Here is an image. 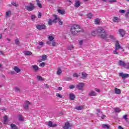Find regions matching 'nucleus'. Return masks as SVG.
<instances>
[{
	"instance_id": "nucleus-1",
	"label": "nucleus",
	"mask_w": 129,
	"mask_h": 129,
	"mask_svg": "<svg viewBox=\"0 0 129 129\" xmlns=\"http://www.w3.org/2000/svg\"><path fill=\"white\" fill-rule=\"evenodd\" d=\"M99 32L98 36L101 39H103L104 40H106L108 38V34L105 33V30L102 27H99V30H98Z\"/></svg>"
},
{
	"instance_id": "nucleus-2",
	"label": "nucleus",
	"mask_w": 129,
	"mask_h": 129,
	"mask_svg": "<svg viewBox=\"0 0 129 129\" xmlns=\"http://www.w3.org/2000/svg\"><path fill=\"white\" fill-rule=\"evenodd\" d=\"M70 32L72 35H77V34L80 33V26L76 24L73 25L71 28Z\"/></svg>"
},
{
	"instance_id": "nucleus-3",
	"label": "nucleus",
	"mask_w": 129,
	"mask_h": 129,
	"mask_svg": "<svg viewBox=\"0 0 129 129\" xmlns=\"http://www.w3.org/2000/svg\"><path fill=\"white\" fill-rule=\"evenodd\" d=\"M30 6H25L26 10H27L29 12H32V11H33V10L35 9V5L33 3H30Z\"/></svg>"
},
{
	"instance_id": "nucleus-4",
	"label": "nucleus",
	"mask_w": 129,
	"mask_h": 129,
	"mask_svg": "<svg viewBox=\"0 0 129 129\" xmlns=\"http://www.w3.org/2000/svg\"><path fill=\"white\" fill-rule=\"evenodd\" d=\"M72 125H71L70 123L69 122L67 121L64 123V125L63 127V128L64 129H69L70 127H71Z\"/></svg>"
},
{
	"instance_id": "nucleus-5",
	"label": "nucleus",
	"mask_w": 129,
	"mask_h": 129,
	"mask_svg": "<svg viewBox=\"0 0 129 129\" xmlns=\"http://www.w3.org/2000/svg\"><path fill=\"white\" fill-rule=\"evenodd\" d=\"M98 30H99V28L91 32V35L93 36V37H95L97 34L99 35V32H98Z\"/></svg>"
},
{
	"instance_id": "nucleus-6",
	"label": "nucleus",
	"mask_w": 129,
	"mask_h": 129,
	"mask_svg": "<svg viewBox=\"0 0 129 129\" xmlns=\"http://www.w3.org/2000/svg\"><path fill=\"white\" fill-rule=\"evenodd\" d=\"M36 28H37L38 30H45L46 29V26H45V25H36Z\"/></svg>"
},
{
	"instance_id": "nucleus-7",
	"label": "nucleus",
	"mask_w": 129,
	"mask_h": 129,
	"mask_svg": "<svg viewBox=\"0 0 129 129\" xmlns=\"http://www.w3.org/2000/svg\"><path fill=\"white\" fill-rule=\"evenodd\" d=\"M31 105V103L29 101H25L23 106L24 108L25 109H28L29 108V106Z\"/></svg>"
},
{
	"instance_id": "nucleus-8",
	"label": "nucleus",
	"mask_w": 129,
	"mask_h": 129,
	"mask_svg": "<svg viewBox=\"0 0 129 129\" xmlns=\"http://www.w3.org/2000/svg\"><path fill=\"white\" fill-rule=\"evenodd\" d=\"M117 64L119 66H122V67H123L124 68L125 62L121 60H119L117 61Z\"/></svg>"
},
{
	"instance_id": "nucleus-9",
	"label": "nucleus",
	"mask_w": 129,
	"mask_h": 129,
	"mask_svg": "<svg viewBox=\"0 0 129 129\" xmlns=\"http://www.w3.org/2000/svg\"><path fill=\"white\" fill-rule=\"evenodd\" d=\"M119 76L120 77H122V79H124V78H127L129 76L128 74H123L122 73H120L119 74Z\"/></svg>"
},
{
	"instance_id": "nucleus-10",
	"label": "nucleus",
	"mask_w": 129,
	"mask_h": 129,
	"mask_svg": "<svg viewBox=\"0 0 129 129\" xmlns=\"http://www.w3.org/2000/svg\"><path fill=\"white\" fill-rule=\"evenodd\" d=\"M47 125L50 127H55V126H57V124H53L52 121H49L47 123Z\"/></svg>"
},
{
	"instance_id": "nucleus-11",
	"label": "nucleus",
	"mask_w": 129,
	"mask_h": 129,
	"mask_svg": "<svg viewBox=\"0 0 129 129\" xmlns=\"http://www.w3.org/2000/svg\"><path fill=\"white\" fill-rule=\"evenodd\" d=\"M112 21L114 23H119L120 19L118 17H114L112 19Z\"/></svg>"
},
{
	"instance_id": "nucleus-12",
	"label": "nucleus",
	"mask_w": 129,
	"mask_h": 129,
	"mask_svg": "<svg viewBox=\"0 0 129 129\" xmlns=\"http://www.w3.org/2000/svg\"><path fill=\"white\" fill-rule=\"evenodd\" d=\"M119 33L122 37H123V36H124V35H125V31L124 30H123V29H119Z\"/></svg>"
},
{
	"instance_id": "nucleus-13",
	"label": "nucleus",
	"mask_w": 129,
	"mask_h": 129,
	"mask_svg": "<svg viewBox=\"0 0 129 129\" xmlns=\"http://www.w3.org/2000/svg\"><path fill=\"white\" fill-rule=\"evenodd\" d=\"M89 96H96L97 94L94 91H91L89 94H88Z\"/></svg>"
},
{
	"instance_id": "nucleus-14",
	"label": "nucleus",
	"mask_w": 129,
	"mask_h": 129,
	"mask_svg": "<svg viewBox=\"0 0 129 129\" xmlns=\"http://www.w3.org/2000/svg\"><path fill=\"white\" fill-rule=\"evenodd\" d=\"M115 48V49H117L118 50L120 49V44H119V42H118V41H117V40L116 41Z\"/></svg>"
},
{
	"instance_id": "nucleus-15",
	"label": "nucleus",
	"mask_w": 129,
	"mask_h": 129,
	"mask_svg": "<svg viewBox=\"0 0 129 129\" xmlns=\"http://www.w3.org/2000/svg\"><path fill=\"white\" fill-rule=\"evenodd\" d=\"M31 67L35 72H37L39 70V67H37V65H32Z\"/></svg>"
},
{
	"instance_id": "nucleus-16",
	"label": "nucleus",
	"mask_w": 129,
	"mask_h": 129,
	"mask_svg": "<svg viewBox=\"0 0 129 129\" xmlns=\"http://www.w3.org/2000/svg\"><path fill=\"white\" fill-rule=\"evenodd\" d=\"M75 8H79L80 7V0H76L75 3Z\"/></svg>"
},
{
	"instance_id": "nucleus-17",
	"label": "nucleus",
	"mask_w": 129,
	"mask_h": 129,
	"mask_svg": "<svg viewBox=\"0 0 129 129\" xmlns=\"http://www.w3.org/2000/svg\"><path fill=\"white\" fill-rule=\"evenodd\" d=\"M114 92L116 94H120L121 93V91L117 88H114Z\"/></svg>"
},
{
	"instance_id": "nucleus-18",
	"label": "nucleus",
	"mask_w": 129,
	"mask_h": 129,
	"mask_svg": "<svg viewBox=\"0 0 129 129\" xmlns=\"http://www.w3.org/2000/svg\"><path fill=\"white\" fill-rule=\"evenodd\" d=\"M88 75L85 72L82 73V79H85L87 78Z\"/></svg>"
},
{
	"instance_id": "nucleus-19",
	"label": "nucleus",
	"mask_w": 129,
	"mask_h": 129,
	"mask_svg": "<svg viewBox=\"0 0 129 129\" xmlns=\"http://www.w3.org/2000/svg\"><path fill=\"white\" fill-rule=\"evenodd\" d=\"M13 69L16 73H20V72H21V69H20L18 67H15Z\"/></svg>"
},
{
	"instance_id": "nucleus-20",
	"label": "nucleus",
	"mask_w": 129,
	"mask_h": 129,
	"mask_svg": "<svg viewBox=\"0 0 129 129\" xmlns=\"http://www.w3.org/2000/svg\"><path fill=\"white\" fill-rule=\"evenodd\" d=\"M4 124H8L9 123V120H8V116L5 115L4 117Z\"/></svg>"
},
{
	"instance_id": "nucleus-21",
	"label": "nucleus",
	"mask_w": 129,
	"mask_h": 129,
	"mask_svg": "<svg viewBox=\"0 0 129 129\" xmlns=\"http://www.w3.org/2000/svg\"><path fill=\"white\" fill-rule=\"evenodd\" d=\"M42 59H40L39 60V62H42V61H45L47 59V55H43L42 56Z\"/></svg>"
},
{
	"instance_id": "nucleus-22",
	"label": "nucleus",
	"mask_w": 129,
	"mask_h": 129,
	"mask_svg": "<svg viewBox=\"0 0 129 129\" xmlns=\"http://www.w3.org/2000/svg\"><path fill=\"white\" fill-rule=\"evenodd\" d=\"M37 78L39 81H45V79H44V78H43V77H42L41 76H37Z\"/></svg>"
},
{
	"instance_id": "nucleus-23",
	"label": "nucleus",
	"mask_w": 129,
	"mask_h": 129,
	"mask_svg": "<svg viewBox=\"0 0 129 129\" xmlns=\"http://www.w3.org/2000/svg\"><path fill=\"white\" fill-rule=\"evenodd\" d=\"M10 126H11L12 129H19V128H18L17 126L16 125V124H15L14 123H11L10 124Z\"/></svg>"
},
{
	"instance_id": "nucleus-24",
	"label": "nucleus",
	"mask_w": 129,
	"mask_h": 129,
	"mask_svg": "<svg viewBox=\"0 0 129 129\" xmlns=\"http://www.w3.org/2000/svg\"><path fill=\"white\" fill-rule=\"evenodd\" d=\"M95 25H99L100 24V19L97 18L94 20Z\"/></svg>"
},
{
	"instance_id": "nucleus-25",
	"label": "nucleus",
	"mask_w": 129,
	"mask_h": 129,
	"mask_svg": "<svg viewBox=\"0 0 129 129\" xmlns=\"http://www.w3.org/2000/svg\"><path fill=\"white\" fill-rule=\"evenodd\" d=\"M57 12L59 14H60V15H65V11L64 10L58 9Z\"/></svg>"
},
{
	"instance_id": "nucleus-26",
	"label": "nucleus",
	"mask_w": 129,
	"mask_h": 129,
	"mask_svg": "<svg viewBox=\"0 0 129 129\" xmlns=\"http://www.w3.org/2000/svg\"><path fill=\"white\" fill-rule=\"evenodd\" d=\"M70 98L71 100H74L75 99V95L73 94H70Z\"/></svg>"
},
{
	"instance_id": "nucleus-27",
	"label": "nucleus",
	"mask_w": 129,
	"mask_h": 129,
	"mask_svg": "<svg viewBox=\"0 0 129 129\" xmlns=\"http://www.w3.org/2000/svg\"><path fill=\"white\" fill-rule=\"evenodd\" d=\"M53 17L55 18L53 20H52L53 23H56L57 20H58V21H60V19H58V17H57V15H54Z\"/></svg>"
},
{
	"instance_id": "nucleus-28",
	"label": "nucleus",
	"mask_w": 129,
	"mask_h": 129,
	"mask_svg": "<svg viewBox=\"0 0 129 129\" xmlns=\"http://www.w3.org/2000/svg\"><path fill=\"white\" fill-rule=\"evenodd\" d=\"M24 53L26 56H30V55H32V52L31 51H24Z\"/></svg>"
},
{
	"instance_id": "nucleus-29",
	"label": "nucleus",
	"mask_w": 129,
	"mask_h": 129,
	"mask_svg": "<svg viewBox=\"0 0 129 129\" xmlns=\"http://www.w3.org/2000/svg\"><path fill=\"white\" fill-rule=\"evenodd\" d=\"M48 40L52 42V41H53V40H54V36H52V35H49L48 37Z\"/></svg>"
},
{
	"instance_id": "nucleus-30",
	"label": "nucleus",
	"mask_w": 129,
	"mask_h": 129,
	"mask_svg": "<svg viewBox=\"0 0 129 129\" xmlns=\"http://www.w3.org/2000/svg\"><path fill=\"white\" fill-rule=\"evenodd\" d=\"M61 73H62V70H61L60 68H58L57 71V75H60Z\"/></svg>"
},
{
	"instance_id": "nucleus-31",
	"label": "nucleus",
	"mask_w": 129,
	"mask_h": 129,
	"mask_svg": "<svg viewBox=\"0 0 129 129\" xmlns=\"http://www.w3.org/2000/svg\"><path fill=\"white\" fill-rule=\"evenodd\" d=\"M92 17H93V15L91 13H89L87 15V18H88V19H92Z\"/></svg>"
},
{
	"instance_id": "nucleus-32",
	"label": "nucleus",
	"mask_w": 129,
	"mask_h": 129,
	"mask_svg": "<svg viewBox=\"0 0 129 129\" xmlns=\"http://www.w3.org/2000/svg\"><path fill=\"white\" fill-rule=\"evenodd\" d=\"M74 49V46H73V45H70L67 47L68 50H73Z\"/></svg>"
},
{
	"instance_id": "nucleus-33",
	"label": "nucleus",
	"mask_w": 129,
	"mask_h": 129,
	"mask_svg": "<svg viewBox=\"0 0 129 129\" xmlns=\"http://www.w3.org/2000/svg\"><path fill=\"white\" fill-rule=\"evenodd\" d=\"M114 109L116 112L119 113V112H120V111H121V110H120V108H119L116 107V108H115Z\"/></svg>"
},
{
	"instance_id": "nucleus-34",
	"label": "nucleus",
	"mask_w": 129,
	"mask_h": 129,
	"mask_svg": "<svg viewBox=\"0 0 129 129\" xmlns=\"http://www.w3.org/2000/svg\"><path fill=\"white\" fill-rule=\"evenodd\" d=\"M102 127H103V128H107V129H109V125L103 124H102Z\"/></svg>"
},
{
	"instance_id": "nucleus-35",
	"label": "nucleus",
	"mask_w": 129,
	"mask_h": 129,
	"mask_svg": "<svg viewBox=\"0 0 129 129\" xmlns=\"http://www.w3.org/2000/svg\"><path fill=\"white\" fill-rule=\"evenodd\" d=\"M124 68H125V69H127V70L129 69V62H127L125 63Z\"/></svg>"
},
{
	"instance_id": "nucleus-36",
	"label": "nucleus",
	"mask_w": 129,
	"mask_h": 129,
	"mask_svg": "<svg viewBox=\"0 0 129 129\" xmlns=\"http://www.w3.org/2000/svg\"><path fill=\"white\" fill-rule=\"evenodd\" d=\"M37 5L38 6L39 8H42V5L40 3V1L39 0H36Z\"/></svg>"
},
{
	"instance_id": "nucleus-37",
	"label": "nucleus",
	"mask_w": 129,
	"mask_h": 129,
	"mask_svg": "<svg viewBox=\"0 0 129 129\" xmlns=\"http://www.w3.org/2000/svg\"><path fill=\"white\" fill-rule=\"evenodd\" d=\"M52 24H53V20H52V19H49L48 21V24L49 26H51Z\"/></svg>"
},
{
	"instance_id": "nucleus-38",
	"label": "nucleus",
	"mask_w": 129,
	"mask_h": 129,
	"mask_svg": "<svg viewBox=\"0 0 129 129\" xmlns=\"http://www.w3.org/2000/svg\"><path fill=\"white\" fill-rule=\"evenodd\" d=\"M76 88H77V89H79L80 90H81V83H80L79 84L77 85Z\"/></svg>"
},
{
	"instance_id": "nucleus-39",
	"label": "nucleus",
	"mask_w": 129,
	"mask_h": 129,
	"mask_svg": "<svg viewBox=\"0 0 129 129\" xmlns=\"http://www.w3.org/2000/svg\"><path fill=\"white\" fill-rule=\"evenodd\" d=\"M19 120H20V121H23V120H24V117H23V116L21 115H20L19 117Z\"/></svg>"
},
{
	"instance_id": "nucleus-40",
	"label": "nucleus",
	"mask_w": 129,
	"mask_h": 129,
	"mask_svg": "<svg viewBox=\"0 0 129 129\" xmlns=\"http://www.w3.org/2000/svg\"><path fill=\"white\" fill-rule=\"evenodd\" d=\"M56 96L59 97V98H63V95H60L59 93H56Z\"/></svg>"
},
{
	"instance_id": "nucleus-41",
	"label": "nucleus",
	"mask_w": 129,
	"mask_h": 129,
	"mask_svg": "<svg viewBox=\"0 0 129 129\" xmlns=\"http://www.w3.org/2000/svg\"><path fill=\"white\" fill-rule=\"evenodd\" d=\"M128 15H129V10H127V12L125 14V18H127V19H128V18H129V16Z\"/></svg>"
},
{
	"instance_id": "nucleus-42",
	"label": "nucleus",
	"mask_w": 129,
	"mask_h": 129,
	"mask_svg": "<svg viewBox=\"0 0 129 129\" xmlns=\"http://www.w3.org/2000/svg\"><path fill=\"white\" fill-rule=\"evenodd\" d=\"M11 11H8L6 12V16L7 17H10V16H11Z\"/></svg>"
},
{
	"instance_id": "nucleus-43",
	"label": "nucleus",
	"mask_w": 129,
	"mask_h": 129,
	"mask_svg": "<svg viewBox=\"0 0 129 129\" xmlns=\"http://www.w3.org/2000/svg\"><path fill=\"white\" fill-rule=\"evenodd\" d=\"M117 49L115 48V50L113 51V54H115V55L118 54V52H117Z\"/></svg>"
},
{
	"instance_id": "nucleus-44",
	"label": "nucleus",
	"mask_w": 129,
	"mask_h": 129,
	"mask_svg": "<svg viewBox=\"0 0 129 129\" xmlns=\"http://www.w3.org/2000/svg\"><path fill=\"white\" fill-rule=\"evenodd\" d=\"M12 6H14V7H18V6H19L18 3H15V2H12Z\"/></svg>"
},
{
	"instance_id": "nucleus-45",
	"label": "nucleus",
	"mask_w": 129,
	"mask_h": 129,
	"mask_svg": "<svg viewBox=\"0 0 129 129\" xmlns=\"http://www.w3.org/2000/svg\"><path fill=\"white\" fill-rule=\"evenodd\" d=\"M56 45H57V43H56V42H55V41L52 42V46L53 47H56Z\"/></svg>"
},
{
	"instance_id": "nucleus-46",
	"label": "nucleus",
	"mask_w": 129,
	"mask_h": 129,
	"mask_svg": "<svg viewBox=\"0 0 129 129\" xmlns=\"http://www.w3.org/2000/svg\"><path fill=\"white\" fill-rule=\"evenodd\" d=\"M14 89L15 91H18V92H20V88L18 87H15Z\"/></svg>"
},
{
	"instance_id": "nucleus-47",
	"label": "nucleus",
	"mask_w": 129,
	"mask_h": 129,
	"mask_svg": "<svg viewBox=\"0 0 129 129\" xmlns=\"http://www.w3.org/2000/svg\"><path fill=\"white\" fill-rule=\"evenodd\" d=\"M40 67H45V62L40 63L39 64Z\"/></svg>"
},
{
	"instance_id": "nucleus-48",
	"label": "nucleus",
	"mask_w": 129,
	"mask_h": 129,
	"mask_svg": "<svg viewBox=\"0 0 129 129\" xmlns=\"http://www.w3.org/2000/svg\"><path fill=\"white\" fill-rule=\"evenodd\" d=\"M123 118L125 120V121H127V115H124L123 116Z\"/></svg>"
},
{
	"instance_id": "nucleus-49",
	"label": "nucleus",
	"mask_w": 129,
	"mask_h": 129,
	"mask_svg": "<svg viewBox=\"0 0 129 129\" xmlns=\"http://www.w3.org/2000/svg\"><path fill=\"white\" fill-rule=\"evenodd\" d=\"M109 38L110 39H111L112 40H114V36L112 35H110L109 36Z\"/></svg>"
},
{
	"instance_id": "nucleus-50",
	"label": "nucleus",
	"mask_w": 129,
	"mask_h": 129,
	"mask_svg": "<svg viewBox=\"0 0 129 129\" xmlns=\"http://www.w3.org/2000/svg\"><path fill=\"white\" fill-rule=\"evenodd\" d=\"M15 44H16V45H19L20 44V41H19V39L15 40Z\"/></svg>"
},
{
	"instance_id": "nucleus-51",
	"label": "nucleus",
	"mask_w": 129,
	"mask_h": 129,
	"mask_svg": "<svg viewBox=\"0 0 129 129\" xmlns=\"http://www.w3.org/2000/svg\"><path fill=\"white\" fill-rule=\"evenodd\" d=\"M79 75H78L77 73H75L73 75L74 77H77H77H79Z\"/></svg>"
},
{
	"instance_id": "nucleus-52",
	"label": "nucleus",
	"mask_w": 129,
	"mask_h": 129,
	"mask_svg": "<svg viewBox=\"0 0 129 129\" xmlns=\"http://www.w3.org/2000/svg\"><path fill=\"white\" fill-rule=\"evenodd\" d=\"M35 18H36V16H35V15L31 16V20H32V21H34L35 20Z\"/></svg>"
},
{
	"instance_id": "nucleus-53",
	"label": "nucleus",
	"mask_w": 129,
	"mask_h": 129,
	"mask_svg": "<svg viewBox=\"0 0 129 129\" xmlns=\"http://www.w3.org/2000/svg\"><path fill=\"white\" fill-rule=\"evenodd\" d=\"M119 13H120V14H124V13H125V11L123 10H120L119 11Z\"/></svg>"
},
{
	"instance_id": "nucleus-54",
	"label": "nucleus",
	"mask_w": 129,
	"mask_h": 129,
	"mask_svg": "<svg viewBox=\"0 0 129 129\" xmlns=\"http://www.w3.org/2000/svg\"><path fill=\"white\" fill-rule=\"evenodd\" d=\"M38 45H39L40 46H43L44 45V42H43L42 41H41L40 42H39Z\"/></svg>"
},
{
	"instance_id": "nucleus-55",
	"label": "nucleus",
	"mask_w": 129,
	"mask_h": 129,
	"mask_svg": "<svg viewBox=\"0 0 129 129\" xmlns=\"http://www.w3.org/2000/svg\"><path fill=\"white\" fill-rule=\"evenodd\" d=\"M70 89H73V88H75V86H74V85H71V86H70Z\"/></svg>"
},
{
	"instance_id": "nucleus-56",
	"label": "nucleus",
	"mask_w": 129,
	"mask_h": 129,
	"mask_svg": "<svg viewBox=\"0 0 129 129\" xmlns=\"http://www.w3.org/2000/svg\"><path fill=\"white\" fill-rule=\"evenodd\" d=\"M65 80H66V81H69L70 80H71V78H69V77H67L65 78Z\"/></svg>"
},
{
	"instance_id": "nucleus-57",
	"label": "nucleus",
	"mask_w": 129,
	"mask_h": 129,
	"mask_svg": "<svg viewBox=\"0 0 129 129\" xmlns=\"http://www.w3.org/2000/svg\"><path fill=\"white\" fill-rule=\"evenodd\" d=\"M108 2L111 3H116V0L109 1Z\"/></svg>"
},
{
	"instance_id": "nucleus-58",
	"label": "nucleus",
	"mask_w": 129,
	"mask_h": 129,
	"mask_svg": "<svg viewBox=\"0 0 129 129\" xmlns=\"http://www.w3.org/2000/svg\"><path fill=\"white\" fill-rule=\"evenodd\" d=\"M76 109H77L78 110H81V107H76Z\"/></svg>"
},
{
	"instance_id": "nucleus-59",
	"label": "nucleus",
	"mask_w": 129,
	"mask_h": 129,
	"mask_svg": "<svg viewBox=\"0 0 129 129\" xmlns=\"http://www.w3.org/2000/svg\"><path fill=\"white\" fill-rule=\"evenodd\" d=\"M95 90L96 91V92H100V90L99 89L95 88Z\"/></svg>"
},
{
	"instance_id": "nucleus-60",
	"label": "nucleus",
	"mask_w": 129,
	"mask_h": 129,
	"mask_svg": "<svg viewBox=\"0 0 129 129\" xmlns=\"http://www.w3.org/2000/svg\"><path fill=\"white\" fill-rule=\"evenodd\" d=\"M41 17H42V14H41V13H39L38 15V18H41Z\"/></svg>"
},
{
	"instance_id": "nucleus-61",
	"label": "nucleus",
	"mask_w": 129,
	"mask_h": 129,
	"mask_svg": "<svg viewBox=\"0 0 129 129\" xmlns=\"http://www.w3.org/2000/svg\"><path fill=\"white\" fill-rule=\"evenodd\" d=\"M46 44L47 45H51V41H47Z\"/></svg>"
},
{
	"instance_id": "nucleus-62",
	"label": "nucleus",
	"mask_w": 129,
	"mask_h": 129,
	"mask_svg": "<svg viewBox=\"0 0 129 129\" xmlns=\"http://www.w3.org/2000/svg\"><path fill=\"white\" fill-rule=\"evenodd\" d=\"M105 117H106V116L105 115H103L101 116L102 119H103Z\"/></svg>"
},
{
	"instance_id": "nucleus-63",
	"label": "nucleus",
	"mask_w": 129,
	"mask_h": 129,
	"mask_svg": "<svg viewBox=\"0 0 129 129\" xmlns=\"http://www.w3.org/2000/svg\"><path fill=\"white\" fill-rule=\"evenodd\" d=\"M59 25H60V26H62L63 25V22L61 21H59Z\"/></svg>"
},
{
	"instance_id": "nucleus-64",
	"label": "nucleus",
	"mask_w": 129,
	"mask_h": 129,
	"mask_svg": "<svg viewBox=\"0 0 129 129\" xmlns=\"http://www.w3.org/2000/svg\"><path fill=\"white\" fill-rule=\"evenodd\" d=\"M118 128H119V129H124L121 126H118Z\"/></svg>"
}]
</instances>
